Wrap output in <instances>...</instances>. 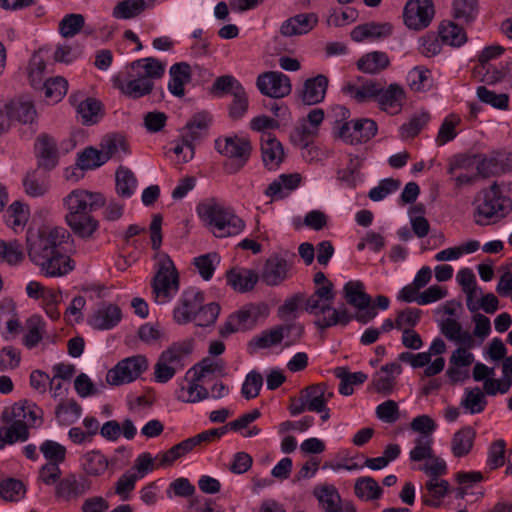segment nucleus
<instances>
[{
	"instance_id": "46",
	"label": "nucleus",
	"mask_w": 512,
	"mask_h": 512,
	"mask_svg": "<svg viewBox=\"0 0 512 512\" xmlns=\"http://www.w3.org/2000/svg\"><path fill=\"white\" fill-rule=\"evenodd\" d=\"M433 438L429 435H419L414 439V447L409 452L410 460L420 462L433 457Z\"/></svg>"
},
{
	"instance_id": "61",
	"label": "nucleus",
	"mask_w": 512,
	"mask_h": 512,
	"mask_svg": "<svg viewBox=\"0 0 512 512\" xmlns=\"http://www.w3.org/2000/svg\"><path fill=\"white\" fill-rule=\"evenodd\" d=\"M220 257L217 253H208L198 256L194 259V265L198 269L201 277L208 281L212 278L216 265L219 264Z\"/></svg>"
},
{
	"instance_id": "20",
	"label": "nucleus",
	"mask_w": 512,
	"mask_h": 512,
	"mask_svg": "<svg viewBox=\"0 0 512 512\" xmlns=\"http://www.w3.org/2000/svg\"><path fill=\"white\" fill-rule=\"evenodd\" d=\"M122 319L119 306L112 303H102L88 318V324L96 330H110L117 326Z\"/></svg>"
},
{
	"instance_id": "57",
	"label": "nucleus",
	"mask_w": 512,
	"mask_h": 512,
	"mask_svg": "<svg viewBox=\"0 0 512 512\" xmlns=\"http://www.w3.org/2000/svg\"><path fill=\"white\" fill-rule=\"evenodd\" d=\"M47 463L60 465L66 459V448L53 440H45L39 447Z\"/></svg>"
},
{
	"instance_id": "30",
	"label": "nucleus",
	"mask_w": 512,
	"mask_h": 512,
	"mask_svg": "<svg viewBox=\"0 0 512 512\" xmlns=\"http://www.w3.org/2000/svg\"><path fill=\"white\" fill-rule=\"evenodd\" d=\"M353 316L348 313L344 304H342L339 308H334L332 305H329V310H325L323 314H319L316 319H314V325L320 330H326L330 327L342 325H348Z\"/></svg>"
},
{
	"instance_id": "18",
	"label": "nucleus",
	"mask_w": 512,
	"mask_h": 512,
	"mask_svg": "<svg viewBox=\"0 0 512 512\" xmlns=\"http://www.w3.org/2000/svg\"><path fill=\"white\" fill-rule=\"evenodd\" d=\"M216 150L229 158L246 163L251 154V143L248 139L238 136L219 138L215 141Z\"/></svg>"
},
{
	"instance_id": "28",
	"label": "nucleus",
	"mask_w": 512,
	"mask_h": 512,
	"mask_svg": "<svg viewBox=\"0 0 512 512\" xmlns=\"http://www.w3.org/2000/svg\"><path fill=\"white\" fill-rule=\"evenodd\" d=\"M227 283L237 292L245 293L254 288L259 275L251 269L232 268L226 273Z\"/></svg>"
},
{
	"instance_id": "43",
	"label": "nucleus",
	"mask_w": 512,
	"mask_h": 512,
	"mask_svg": "<svg viewBox=\"0 0 512 512\" xmlns=\"http://www.w3.org/2000/svg\"><path fill=\"white\" fill-rule=\"evenodd\" d=\"M23 186L27 195L40 197L49 190V181L45 175L35 170L27 174L23 180Z\"/></svg>"
},
{
	"instance_id": "2",
	"label": "nucleus",
	"mask_w": 512,
	"mask_h": 512,
	"mask_svg": "<svg viewBox=\"0 0 512 512\" xmlns=\"http://www.w3.org/2000/svg\"><path fill=\"white\" fill-rule=\"evenodd\" d=\"M165 72V66L158 59L147 57L135 60L127 66L128 80L114 79L116 87L126 96L138 99L152 92L154 80Z\"/></svg>"
},
{
	"instance_id": "11",
	"label": "nucleus",
	"mask_w": 512,
	"mask_h": 512,
	"mask_svg": "<svg viewBox=\"0 0 512 512\" xmlns=\"http://www.w3.org/2000/svg\"><path fill=\"white\" fill-rule=\"evenodd\" d=\"M22 408L19 407H6L1 414L3 422L10 424V426L0 427V434L5 437V441L8 445H12L16 442H25L29 439V430L25 427L22 413Z\"/></svg>"
},
{
	"instance_id": "4",
	"label": "nucleus",
	"mask_w": 512,
	"mask_h": 512,
	"mask_svg": "<svg viewBox=\"0 0 512 512\" xmlns=\"http://www.w3.org/2000/svg\"><path fill=\"white\" fill-rule=\"evenodd\" d=\"M475 223L482 225L484 220L497 221L512 211V200L505 195L497 182L481 189L474 198Z\"/></svg>"
},
{
	"instance_id": "49",
	"label": "nucleus",
	"mask_w": 512,
	"mask_h": 512,
	"mask_svg": "<svg viewBox=\"0 0 512 512\" xmlns=\"http://www.w3.org/2000/svg\"><path fill=\"white\" fill-rule=\"evenodd\" d=\"M194 449L192 441L185 439L184 441L174 445L169 450L155 457L159 461V466H170L175 460L186 455Z\"/></svg>"
},
{
	"instance_id": "52",
	"label": "nucleus",
	"mask_w": 512,
	"mask_h": 512,
	"mask_svg": "<svg viewBox=\"0 0 512 512\" xmlns=\"http://www.w3.org/2000/svg\"><path fill=\"white\" fill-rule=\"evenodd\" d=\"M102 104L94 98H87L82 101L77 108V112L82 117L83 123L90 125L98 122L101 117Z\"/></svg>"
},
{
	"instance_id": "38",
	"label": "nucleus",
	"mask_w": 512,
	"mask_h": 512,
	"mask_svg": "<svg viewBox=\"0 0 512 512\" xmlns=\"http://www.w3.org/2000/svg\"><path fill=\"white\" fill-rule=\"evenodd\" d=\"M343 293L346 302L358 310L364 309L372 302V298L365 293L364 284L361 281L347 282L344 285Z\"/></svg>"
},
{
	"instance_id": "6",
	"label": "nucleus",
	"mask_w": 512,
	"mask_h": 512,
	"mask_svg": "<svg viewBox=\"0 0 512 512\" xmlns=\"http://www.w3.org/2000/svg\"><path fill=\"white\" fill-rule=\"evenodd\" d=\"M158 269L152 280L155 301L160 304L168 302L179 290V275L173 261L165 254L158 255Z\"/></svg>"
},
{
	"instance_id": "42",
	"label": "nucleus",
	"mask_w": 512,
	"mask_h": 512,
	"mask_svg": "<svg viewBox=\"0 0 512 512\" xmlns=\"http://www.w3.org/2000/svg\"><path fill=\"white\" fill-rule=\"evenodd\" d=\"M107 458L99 451H89L82 456L81 466L83 470L92 476L102 475L108 468Z\"/></svg>"
},
{
	"instance_id": "53",
	"label": "nucleus",
	"mask_w": 512,
	"mask_h": 512,
	"mask_svg": "<svg viewBox=\"0 0 512 512\" xmlns=\"http://www.w3.org/2000/svg\"><path fill=\"white\" fill-rule=\"evenodd\" d=\"M318 135V129H315L305 121L295 127L290 135V139L295 146L302 149L307 148L312 140Z\"/></svg>"
},
{
	"instance_id": "34",
	"label": "nucleus",
	"mask_w": 512,
	"mask_h": 512,
	"mask_svg": "<svg viewBox=\"0 0 512 512\" xmlns=\"http://www.w3.org/2000/svg\"><path fill=\"white\" fill-rule=\"evenodd\" d=\"M390 64V59L385 52L373 51L364 54L357 61V68L366 74H378Z\"/></svg>"
},
{
	"instance_id": "22",
	"label": "nucleus",
	"mask_w": 512,
	"mask_h": 512,
	"mask_svg": "<svg viewBox=\"0 0 512 512\" xmlns=\"http://www.w3.org/2000/svg\"><path fill=\"white\" fill-rule=\"evenodd\" d=\"M262 161L268 170H276L284 160V150L281 142L271 133L261 136Z\"/></svg>"
},
{
	"instance_id": "5",
	"label": "nucleus",
	"mask_w": 512,
	"mask_h": 512,
	"mask_svg": "<svg viewBox=\"0 0 512 512\" xmlns=\"http://www.w3.org/2000/svg\"><path fill=\"white\" fill-rule=\"evenodd\" d=\"M194 340L192 338L174 342L164 350L155 365V379L166 383L172 379L178 370L184 368V359L192 353Z\"/></svg>"
},
{
	"instance_id": "62",
	"label": "nucleus",
	"mask_w": 512,
	"mask_h": 512,
	"mask_svg": "<svg viewBox=\"0 0 512 512\" xmlns=\"http://www.w3.org/2000/svg\"><path fill=\"white\" fill-rule=\"evenodd\" d=\"M0 257L10 265H17L24 259V252L19 241L0 242Z\"/></svg>"
},
{
	"instance_id": "55",
	"label": "nucleus",
	"mask_w": 512,
	"mask_h": 512,
	"mask_svg": "<svg viewBox=\"0 0 512 512\" xmlns=\"http://www.w3.org/2000/svg\"><path fill=\"white\" fill-rule=\"evenodd\" d=\"M487 405V400L480 388L475 387L467 389L465 398L461 401V406L467 409L471 414L482 412Z\"/></svg>"
},
{
	"instance_id": "33",
	"label": "nucleus",
	"mask_w": 512,
	"mask_h": 512,
	"mask_svg": "<svg viewBox=\"0 0 512 512\" xmlns=\"http://www.w3.org/2000/svg\"><path fill=\"white\" fill-rule=\"evenodd\" d=\"M154 3L155 0H122L114 6L112 16L115 19H132L152 8Z\"/></svg>"
},
{
	"instance_id": "23",
	"label": "nucleus",
	"mask_w": 512,
	"mask_h": 512,
	"mask_svg": "<svg viewBox=\"0 0 512 512\" xmlns=\"http://www.w3.org/2000/svg\"><path fill=\"white\" fill-rule=\"evenodd\" d=\"M318 23L315 13H301L285 20L280 33L285 37L299 36L309 33Z\"/></svg>"
},
{
	"instance_id": "29",
	"label": "nucleus",
	"mask_w": 512,
	"mask_h": 512,
	"mask_svg": "<svg viewBox=\"0 0 512 512\" xmlns=\"http://www.w3.org/2000/svg\"><path fill=\"white\" fill-rule=\"evenodd\" d=\"M328 87V78L322 74L309 78L304 82L301 91V99L306 105H315L320 103L326 94Z\"/></svg>"
},
{
	"instance_id": "47",
	"label": "nucleus",
	"mask_w": 512,
	"mask_h": 512,
	"mask_svg": "<svg viewBox=\"0 0 512 512\" xmlns=\"http://www.w3.org/2000/svg\"><path fill=\"white\" fill-rule=\"evenodd\" d=\"M11 407L22 408L23 411H22L21 415L24 414L23 421H25V422H21V423L24 424L28 430H29V428L38 427L42 424L43 411L36 404L31 403L27 400H24V401H19V402L14 403Z\"/></svg>"
},
{
	"instance_id": "48",
	"label": "nucleus",
	"mask_w": 512,
	"mask_h": 512,
	"mask_svg": "<svg viewBox=\"0 0 512 512\" xmlns=\"http://www.w3.org/2000/svg\"><path fill=\"white\" fill-rule=\"evenodd\" d=\"M100 150L107 157V161L114 157L121 158V152L123 154L128 152L125 138L121 135L105 137L100 144Z\"/></svg>"
},
{
	"instance_id": "56",
	"label": "nucleus",
	"mask_w": 512,
	"mask_h": 512,
	"mask_svg": "<svg viewBox=\"0 0 512 512\" xmlns=\"http://www.w3.org/2000/svg\"><path fill=\"white\" fill-rule=\"evenodd\" d=\"M45 71L46 63L43 58L38 53L33 54L28 65V76L34 88L41 89L43 87Z\"/></svg>"
},
{
	"instance_id": "39",
	"label": "nucleus",
	"mask_w": 512,
	"mask_h": 512,
	"mask_svg": "<svg viewBox=\"0 0 512 512\" xmlns=\"http://www.w3.org/2000/svg\"><path fill=\"white\" fill-rule=\"evenodd\" d=\"M65 221L73 233L80 238H89L98 229V221L92 214L65 217Z\"/></svg>"
},
{
	"instance_id": "37",
	"label": "nucleus",
	"mask_w": 512,
	"mask_h": 512,
	"mask_svg": "<svg viewBox=\"0 0 512 512\" xmlns=\"http://www.w3.org/2000/svg\"><path fill=\"white\" fill-rule=\"evenodd\" d=\"M267 313L266 305L249 304L241 308L233 316L241 330H247L252 328L260 318L265 317Z\"/></svg>"
},
{
	"instance_id": "45",
	"label": "nucleus",
	"mask_w": 512,
	"mask_h": 512,
	"mask_svg": "<svg viewBox=\"0 0 512 512\" xmlns=\"http://www.w3.org/2000/svg\"><path fill=\"white\" fill-rule=\"evenodd\" d=\"M201 382L203 381L196 380V375L194 374L187 389L181 388L177 398L186 403H197L207 399L209 397V391L201 384Z\"/></svg>"
},
{
	"instance_id": "21",
	"label": "nucleus",
	"mask_w": 512,
	"mask_h": 512,
	"mask_svg": "<svg viewBox=\"0 0 512 512\" xmlns=\"http://www.w3.org/2000/svg\"><path fill=\"white\" fill-rule=\"evenodd\" d=\"M402 373V366L397 362L383 365L372 379V386L376 392L388 396L396 385V378Z\"/></svg>"
},
{
	"instance_id": "31",
	"label": "nucleus",
	"mask_w": 512,
	"mask_h": 512,
	"mask_svg": "<svg viewBox=\"0 0 512 512\" xmlns=\"http://www.w3.org/2000/svg\"><path fill=\"white\" fill-rule=\"evenodd\" d=\"M404 99V89L399 84L393 83L387 89L383 88L377 101L382 110L395 114L401 110Z\"/></svg>"
},
{
	"instance_id": "40",
	"label": "nucleus",
	"mask_w": 512,
	"mask_h": 512,
	"mask_svg": "<svg viewBox=\"0 0 512 512\" xmlns=\"http://www.w3.org/2000/svg\"><path fill=\"white\" fill-rule=\"evenodd\" d=\"M354 491L358 498L365 501L377 500L383 493L378 482L370 476L358 478L355 482Z\"/></svg>"
},
{
	"instance_id": "17",
	"label": "nucleus",
	"mask_w": 512,
	"mask_h": 512,
	"mask_svg": "<svg viewBox=\"0 0 512 512\" xmlns=\"http://www.w3.org/2000/svg\"><path fill=\"white\" fill-rule=\"evenodd\" d=\"M324 512H356L350 501L342 502L338 490L333 485H322L313 491Z\"/></svg>"
},
{
	"instance_id": "63",
	"label": "nucleus",
	"mask_w": 512,
	"mask_h": 512,
	"mask_svg": "<svg viewBox=\"0 0 512 512\" xmlns=\"http://www.w3.org/2000/svg\"><path fill=\"white\" fill-rule=\"evenodd\" d=\"M454 17L463 22H470L475 19L478 12L477 0H454Z\"/></svg>"
},
{
	"instance_id": "25",
	"label": "nucleus",
	"mask_w": 512,
	"mask_h": 512,
	"mask_svg": "<svg viewBox=\"0 0 512 512\" xmlns=\"http://www.w3.org/2000/svg\"><path fill=\"white\" fill-rule=\"evenodd\" d=\"M383 90V85L374 80H368L362 85H356L348 82L342 87V92L358 103H364L372 99H378V95Z\"/></svg>"
},
{
	"instance_id": "3",
	"label": "nucleus",
	"mask_w": 512,
	"mask_h": 512,
	"mask_svg": "<svg viewBox=\"0 0 512 512\" xmlns=\"http://www.w3.org/2000/svg\"><path fill=\"white\" fill-rule=\"evenodd\" d=\"M197 212L211 232L219 238L237 235L245 226L244 221L232 209L215 199L200 203L197 206Z\"/></svg>"
},
{
	"instance_id": "64",
	"label": "nucleus",
	"mask_w": 512,
	"mask_h": 512,
	"mask_svg": "<svg viewBox=\"0 0 512 512\" xmlns=\"http://www.w3.org/2000/svg\"><path fill=\"white\" fill-rule=\"evenodd\" d=\"M24 493L25 488L20 480L8 478L0 483V495L6 501H18Z\"/></svg>"
},
{
	"instance_id": "27",
	"label": "nucleus",
	"mask_w": 512,
	"mask_h": 512,
	"mask_svg": "<svg viewBox=\"0 0 512 512\" xmlns=\"http://www.w3.org/2000/svg\"><path fill=\"white\" fill-rule=\"evenodd\" d=\"M392 33V26L389 23L369 22L358 25L350 33L355 42H362L365 39L380 40L387 38Z\"/></svg>"
},
{
	"instance_id": "7",
	"label": "nucleus",
	"mask_w": 512,
	"mask_h": 512,
	"mask_svg": "<svg viewBox=\"0 0 512 512\" xmlns=\"http://www.w3.org/2000/svg\"><path fill=\"white\" fill-rule=\"evenodd\" d=\"M296 255L285 251L271 255L264 263L260 279L268 286H278L289 278Z\"/></svg>"
},
{
	"instance_id": "15",
	"label": "nucleus",
	"mask_w": 512,
	"mask_h": 512,
	"mask_svg": "<svg viewBox=\"0 0 512 512\" xmlns=\"http://www.w3.org/2000/svg\"><path fill=\"white\" fill-rule=\"evenodd\" d=\"M203 302L204 294L202 291L193 287L184 290L179 305L174 309V320L181 325L193 321Z\"/></svg>"
},
{
	"instance_id": "12",
	"label": "nucleus",
	"mask_w": 512,
	"mask_h": 512,
	"mask_svg": "<svg viewBox=\"0 0 512 512\" xmlns=\"http://www.w3.org/2000/svg\"><path fill=\"white\" fill-rule=\"evenodd\" d=\"M211 118L208 113L200 112L192 116L185 127L180 130V136L186 145L187 152L184 155V162L191 160L194 156L193 143L200 139L207 131Z\"/></svg>"
},
{
	"instance_id": "8",
	"label": "nucleus",
	"mask_w": 512,
	"mask_h": 512,
	"mask_svg": "<svg viewBox=\"0 0 512 512\" xmlns=\"http://www.w3.org/2000/svg\"><path fill=\"white\" fill-rule=\"evenodd\" d=\"M63 204L67 209L65 217L89 215L104 206L105 199L100 193L76 189L63 199Z\"/></svg>"
},
{
	"instance_id": "50",
	"label": "nucleus",
	"mask_w": 512,
	"mask_h": 512,
	"mask_svg": "<svg viewBox=\"0 0 512 512\" xmlns=\"http://www.w3.org/2000/svg\"><path fill=\"white\" fill-rule=\"evenodd\" d=\"M439 35L444 43L454 47H459L467 41L465 31L453 22L441 25Z\"/></svg>"
},
{
	"instance_id": "36",
	"label": "nucleus",
	"mask_w": 512,
	"mask_h": 512,
	"mask_svg": "<svg viewBox=\"0 0 512 512\" xmlns=\"http://www.w3.org/2000/svg\"><path fill=\"white\" fill-rule=\"evenodd\" d=\"M300 182L299 173L282 174L267 187L265 194L269 197L283 198L288 192L296 189Z\"/></svg>"
},
{
	"instance_id": "9",
	"label": "nucleus",
	"mask_w": 512,
	"mask_h": 512,
	"mask_svg": "<svg viewBox=\"0 0 512 512\" xmlns=\"http://www.w3.org/2000/svg\"><path fill=\"white\" fill-rule=\"evenodd\" d=\"M148 368L147 359L135 355L121 360L106 375V381L113 386H119L136 380Z\"/></svg>"
},
{
	"instance_id": "35",
	"label": "nucleus",
	"mask_w": 512,
	"mask_h": 512,
	"mask_svg": "<svg viewBox=\"0 0 512 512\" xmlns=\"http://www.w3.org/2000/svg\"><path fill=\"white\" fill-rule=\"evenodd\" d=\"M476 432L471 426L458 430L452 437L451 450L455 457L461 458L470 453L473 448Z\"/></svg>"
},
{
	"instance_id": "26",
	"label": "nucleus",
	"mask_w": 512,
	"mask_h": 512,
	"mask_svg": "<svg viewBox=\"0 0 512 512\" xmlns=\"http://www.w3.org/2000/svg\"><path fill=\"white\" fill-rule=\"evenodd\" d=\"M441 333L450 341L456 344L466 346V348L475 347L473 335L463 330L461 324L454 318L443 319L440 323Z\"/></svg>"
},
{
	"instance_id": "59",
	"label": "nucleus",
	"mask_w": 512,
	"mask_h": 512,
	"mask_svg": "<svg viewBox=\"0 0 512 512\" xmlns=\"http://www.w3.org/2000/svg\"><path fill=\"white\" fill-rule=\"evenodd\" d=\"M377 133V124L374 120L363 118L354 120L355 144L365 143Z\"/></svg>"
},
{
	"instance_id": "51",
	"label": "nucleus",
	"mask_w": 512,
	"mask_h": 512,
	"mask_svg": "<svg viewBox=\"0 0 512 512\" xmlns=\"http://www.w3.org/2000/svg\"><path fill=\"white\" fill-rule=\"evenodd\" d=\"M45 98L53 103L59 102L66 94L68 82L62 77L49 78L43 83Z\"/></svg>"
},
{
	"instance_id": "1",
	"label": "nucleus",
	"mask_w": 512,
	"mask_h": 512,
	"mask_svg": "<svg viewBox=\"0 0 512 512\" xmlns=\"http://www.w3.org/2000/svg\"><path fill=\"white\" fill-rule=\"evenodd\" d=\"M70 237L62 227L42 226L29 229L26 248L29 259L49 277H59L72 271L74 266L65 254L63 244Z\"/></svg>"
},
{
	"instance_id": "32",
	"label": "nucleus",
	"mask_w": 512,
	"mask_h": 512,
	"mask_svg": "<svg viewBox=\"0 0 512 512\" xmlns=\"http://www.w3.org/2000/svg\"><path fill=\"white\" fill-rule=\"evenodd\" d=\"M170 81L168 83L169 91L177 97L185 94L184 86L191 80V66L186 62L175 63L169 70Z\"/></svg>"
},
{
	"instance_id": "41",
	"label": "nucleus",
	"mask_w": 512,
	"mask_h": 512,
	"mask_svg": "<svg viewBox=\"0 0 512 512\" xmlns=\"http://www.w3.org/2000/svg\"><path fill=\"white\" fill-rule=\"evenodd\" d=\"M116 192L123 198L131 197L137 187V179L134 173L126 167L120 166L115 174Z\"/></svg>"
},
{
	"instance_id": "10",
	"label": "nucleus",
	"mask_w": 512,
	"mask_h": 512,
	"mask_svg": "<svg viewBox=\"0 0 512 512\" xmlns=\"http://www.w3.org/2000/svg\"><path fill=\"white\" fill-rule=\"evenodd\" d=\"M434 16L432 0H409L403 11L404 23L409 29L422 30L430 24Z\"/></svg>"
},
{
	"instance_id": "60",
	"label": "nucleus",
	"mask_w": 512,
	"mask_h": 512,
	"mask_svg": "<svg viewBox=\"0 0 512 512\" xmlns=\"http://www.w3.org/2000/svg\"><path fill=\"white\" fill-rule=\"evenodd\" d=\"M28 331L24 336L23 343L28 348H34L42 340L44 323L38 316H32L27 321Z\"/></svg>"
},
{
	"instance_id": "54",
	"label": "nucleus",
	"mask_w": 512,
	"mask_h": 512,
	"mask_svg": "<svg viewBox=\"0 0 512 512\" xmlns=\"http://www.w3.org/2000/svg\"><path fill=\"white\" fill-rule=\"evenodd\" d=\"M302 392L308 405V411L322 412L325 410V399L323 396V385L313 384L304 389Z\"/></svg>"
},
{
	"instance_id": "14",
	"label": "nucleus",
	"mask_w": 512,
	"mask_h": 512,
	"mask_svg": "<svg viewBox=\"0 0 512 512\" xmlns=\"http://www.w3.org/2000/svg\"><path fill=\"white\" fill-rule=\"evenodd\" d=\"M91 488V482L83 475L70 473L56 485L55 496L66 502L77 500Z\"/></svg>"
},
{
	"instance_id": "58",
	"label": "nucleus",
	"mask_w": 512,
	"mask_h": 512,
	"mask_svg": "<svg viewBox=\"0 0 512 512\" xmlns=\"http://www.w3.org/2000/svg\"><path fill=\"white\" fill-rule=\"evenodd\" d=\"M82 413L81 406L74 399L66 402H60L55 410L56 417L67 424L75 422Z\"/></svg>"
},
{
	"instance_id": "13",
	"label": "nucleus",
	"mask_w": 512,
	"mask_h": 512,
	"mask_svg": "<svg viewBox=\"0 0 512 512\" xmlns=\"http://www.w3.org/2000/svg\"><path fill=\"white\" fill-rule=\"evenodd\" d=\"M259 91L271 98H282L291 92L290 79L278 71H269L260 74L256 81Z\"/></svg>"
},
{
	"instance_id": "19",
	"label": "nucleus",
	"mask_w": 512,
	"mask_h": 512,
	"mask_svg": "<svg viewBox=\"0 0 512 512\" xmlns=\"http://www.w3.org/2000/svg\"><path fill=\"white\" fill-rule=\"evenodd\" d=\"M35 154L38 167L45 170L54 169L59 161V151L56 140L47 133H42L36 138Z\"/></svg>"
},
{
	"instance_id": "24",
	"label": "nucleus",
	"mask_w": 512,
	"mask_h": 512,
	"mask_svg": "<svg viewBox=\"0 0 512 512\" xmlns=\"http://www.w3.org/2000/svg\"><path fill=\"white\" fill-rule=\"evenodd\" d=\"M7 117L21 124H32L37 112L33 102L27 97L12 100L5 106Z\"/></svg>"
},
{
	"instance_id": "44",
	"label": "nucleus",
	"mask_w": 512,
	"mask_h": 512,
	"mask_svg": "<svg viewBox=\"0 0 512 512\" xmlns=\"http://www.w3.org/2000/svg\"><path fill=\"white\" fill-rule=\"evenodd\" d=\"M107 162V157L92 146L86 147L82 152L78 153L77 166L81 170H92L98 168Z\"/></svg>"
},
{
	"instance_id": "16",
	"label": "nucleus",
	"mask_w": 512,
	"mask_h": 512,
	"mask_svg": "<svg viewBox=\"0 0 512 512\" xmlns=\"http://www.w3.org/2000/svg\"><path fill=\"white\" fill-rule=\"evenodd\" d=\"M512 170V153L495 151L485 155L477 164V172L483 178L499 176Z\"/></svg>"
}]
</instances>
